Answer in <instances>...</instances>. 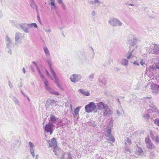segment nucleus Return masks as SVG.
<instances>
[{
	"label": "nucleus",
	"instance_id": "nucleus-1",
	"mask_svg": "<svg viewBox=\"0 0 159 159\" xmlns=\"http://www.w3.org/2000/svg\"><path fill=\"white\" fill-rule=\"evenodd\" d=\"M96 106L98 110H101V113L104 116H109L113 113V111L107 104L102 102H100L97 103Z\"/></svg>",
	"mask_w": 159,
	"mask_h": 159
},
{
	"label": "nucleus",
	"instance_id": "nucleus-2",
	"mask_svg": "<svg viewBox=\"0 0 159 159\" xmlns=\"http://www.w3.org/2000/svg\"><path fill=\"white\" fill-rule=\"evenodd\" d=\"M109 24L113 27L121 26L122 25V23L118 18H113L110 19L108 20Z\"/></svg>",
	"mask_w": 159,
	"mask_h": 159
},
{
	"label": "nucleus",
	"instance_id": "nucleus-3",
	"mask_svg": "<svg viewBox=\"0 0 159 159\" xmlns=\"http://www.w3.org/2000/svg\"><path fill=\"white\" fill-rule=\"evenodd\" d=\"M96 105L93 102H91L86 105L85 107V111L87 112H90L93 111L96 108Z\"/></svg>",
	"mask_w": 159,
	"mask_h": 159
},
{
	"label": "nucleus",
	"instance_id": "nucleus-4",
	"mask_svg": "<svg viewBox=\"0 0 159 159\" xmlns=\"http://www.w3.org/2000/svg\"><path fill=\"white\" fill-rule=\"evenodd\" d=\"M145 142L147 148L151 149H154L156 148V147L152 143L149 136L145 138Z\"/></svg>",
	"mask_w": 159,
	"mask_h": 159
},
{
	"label": "nucleus",
	"instance_id": "nucleus-5",
	"mask_svg": "<svg viewBox=\"0 0 159 159\" xmlns=\"http://www.w3.org/2000/svg\"><path fill=\"white\" fill-rule=\"evenodd\" d=\"M54 125L52 124L51 123H49L45 126L44 129L45 132H47V133H49L50 134H51L53 131V128L54 127Z\"/></svg>",
	"mask_w": 159,
	"mask_h": 159
},
{
	"label": "nucleus",
	"instance_id": "nucleus-6",
	"mask_svg": "<svg viewBox=\"0 0 159 159\" xmlns=\"http://www.w3.org/2000/svg\"><path fill=\"white\" fill-rule=\"evenodd\" d=\"M21 36L22 34L19 32L15 34V44L17 46L20 44L21 43Z\"/></svg>",
	"mask_w": 159,
	"mask_h": 159
},
{
	"label": "nucleus",
	"instance_id": "nucleus-7",
	"mask_svg": "<svg viewBox=\"0 0 159 159\" xmlns=\"http://www.w3.org/2000/svg\"><path fill=\"white\" fill-rule=\"evenodd\" d=\"M152 92L154 94H157L159 92V86L155 84H153L151 85Z\"/></svg>",
	"mask_w": 159,
	"mask_h": 159
},
{
	"label": "nucleus",
	"instance_id": "nucleus-8",
	"mask_svg": "<svg viewBox=\"0 0 159 159\" xmlns=\"http://www.w3.org/2000/svg\"><path fill=\"white\" fill-rule=\"evenodd\" d=\"M152 45L151 46V48H153L152 51L153 53L155 54L159 53V45L156 44H152Z\"/></svg>",
	"mask_w": 159,
	"mask_h": 159
},
{
	"label": "nucleus",
	"instance_id": "nucleus-9",
	"mask_svg": "<svg viewBox=\"0 0 159 159\" xmlns=\"http://www.w3.org/2000/svg\"><path fill=\"white\" fill-rule=\"evenodd\" d=\"M149 104H148L150 107L151 108H154V111H153V110H148V111H152V113L153 112H155L156 113H157L158 114H159V111L156 108V107L155 105H154L153 102L151 101L150 99H149Z\"/></svg>",
	"mask_w": 159,
	"mask_h": 159
},
{
	"label": "nucleus",
	"instance_id": "nucleus-10",
	"mask_svg": "<svg viewBox=\"0 0 159 159\" xmlns=\"http://www.w3.org/2000/svg\"><path fill=\"white\" fill-rule=\"evenodd\" d=\"M81 78L80 75L78 74H74L70 77V79L73 82H75L79 80Z\"/></svg>",
	"mask_w": 159,
	"mask_h": 159
},
{
	"label": "nucleus",
	"instance_id": "nucleus-11",
	"mask_svg": "<svg viewBox=\"0 0 159 159\" xmlns=\"http://www.w3.org/2000/svg\"><path fill=\"white\" fill-rule=\"evenodd\" d=\"M47 62L48 64V65L50 66V69L51 73L52 74V75H54L55 76V74H56L54 70L52 68V62L51 61V57L50 56L49 58L48 57H47Z\"/></svg>",
	"mask_w": 159,
	"mask_h": 159
},
{
	"label": "nucleus",
	"instance_id": "nucleus-12",
	"mask_svg": "<svg viewBox=\"0 0 159 159\" xmlns=\"http://www.w3.org/2000/svg\"><path fill=\"white\" fill-rule=\"evenodd\" d=\"M18 28L20 27L25 32L28 33L29 32L28 30V29H29L27 27V24L25 23H23L21 24H19L17 26Z\"/></svg>",
	"mask_w": 159,
	"mask_h": 159
},
{
	"label": "nucleus",
	"instance_id": "nucleus-13",
	"mask_svg": "<svg viewBox=\"0 0 159 159\" xmlns=\"http://www.w3.org/2000/svg\"><path fill=\"white\" fill-rule=\"evenodd\" d=\"M6 40V47L7 48H11L12 46V41L10 38L7 36H6L5 39Z\"/></svg>",
	"mask_w": 159,
	"mask_h": 159
},
{
	"label": "nucleus",
	"instance_id": "nucleus-14",
	"mask_svg": "<svg viewBox=\"0 0 159 159\" xmlns=\"http://www.w3.org/2000/svg\"><path fill=\"white\" fill-rule=\"evenodd\" d=\"M50 119L52 123L56 124L57 121L58 122H60L61 120H58V118L55 117V116L53 115H51L50 116Z\"/></svg>",
	"mask_w": 159,
	"mask_h": 159
},
{
	"label": "nucleus",
	"instance_id": "nucleus-15",
	"mask_svg": "<svg viewBox=\"0 0 159 159\" xmlns=\"http://www.w3.org/2000/svg\"><path fill=\"white\" fill-rule=\"evenodd\" d=\"M157 69V63L155 65H153L148 66L146 68V70L147 71H149L150 72V74L152 75V71Z\"/></svg>",
	"mask_w": 159,
	"mask_h": 159
},
{
	"label": "nucleus",
	"instance_id": "nucleus-16",
	"mask_svg": "<svg viewBox=\"0 0 159 159\" xmlns=\"http://www.w3.org/2000/svg\"><path fill=\"white\" fill-rule=\"evenodd\" d=\"M48 143L50 147H55L57 146V141L54 138H53L50 141H48Z\"/></svg>",
	"mask_w": 159,
	"mask_h": 159
},
{
	"label": "nucleus",
	"instance_id": "nucleus-17",
	"mask_svg": "<svg viewBox=\"0 0 159 159\" xmlns=\"http://www.w3.org/2000/svg\"><path fill=\"white\" fill-rule=\"evenodd\" d=\"M61 159H72L71 154L68 152L63 154Z\"/></svg>",
	"mask_w": 159,
	"mask_h": 159
},
{
	"label": "nucleus",
	"instance_id": "nucleus-18",
	"mask_svg": "<svg viewBox=\"0 0 159 159\" xmlns=\"http://www.w3.org/2000/svg\"><path fill=\"white\" fill-rule=\"evenodd\" d=\"M151 137L152 139L155 142L157 143H159V136L156 135L154 136L153 134L151 133Z\"/></svg>",
	"mask_w": 159,
	"mask_h": 159
},
{
	"label": "nucleus",
	"instance_id": "nucleus-19",
	"mask_svg": "<svg viewBox=\"0 0 159 159\" xmlns=\"http://www.w3.org/2000/svg\"><path fill=\"white\" fill-rule=\"evenodd\" d=\"M130 45L131 46H133L137 42V40L135 39V37H133V38L132 39L129 40Z\"/></svg>",
	"mask_w": 159,
	"mask_h": 159
},
{
	"label": "nucleus",
	"instance_id": "nucleus-20",
	"mask_svg": "<svg viewBox=\"0 0 159 159\" xmlns=\"http://www.w3.org/2000/svg\"><path fill=\"white\" fill-rule=\"evenodd\" d=\"M80 111V107H77L75 109L74 112L73 114V116L78 118L79 113Z\"/></svg>",
	"mask_w": 159,
	"mask_h": 159
},
{
	"label": "nucleus",
	"instance_id": "nucleus-21",
	"mask_svg": "<svg viewBox=\"0 0 159 159\" xmlns=\"http://www.w3.org/2000/svg\"><path fill=\"white\" fill-rule=\"evenodd\" d=\"M53 77L55 79V82L56 84L58 86V87L60 89L61 88V86L59 84V79L58 78L56 74H55V76L54 75H52Z\"/></svg>",
	"mask_w": 159,
	"mask_h": 159
},
{
	"label": "nucleus",
	"instance_id": "nucleus-22",
	"mask_svg": "<svg viewBox=\"0 0 159 159\" xmlns=\"http://www.w3.org/2000/svg\"><path fill=\"white\" fill-rule=\"evenodd\" d=\"M136 154L138 156H142L143 154V151L142 149L140 148H138V150L136 152Z\"/></svg>",
	"mask_w": 159,
	"mask_h": 159
},
{
	"label": "nucleus",
	"instance_id": "nucleus-23",
	"mask_svg": "<svg viewBox=\"0 0 159 159\" xmlns=\"http://www.w3.org/2000/svg\"><path fill=\"white\" fill-rule=\"evenodd\" d=\"M134 51V49H133L132 50V51L131 52H129L128 53L126 57L128 59H129L131 58H133L134 56L133 54V52Z\"/></svg>",
	"mask_w": 159,
	"mask_h": 159
},
{
	"label": "nucleus",
	"instance_id": "nucleus-24",
	"mask_svg": "<svg viewBox=\"0 0 159 159\" xmlns=\"http://www.w3.org/2000/svg\"><path fill=\"white\" fill-rule=\"evenodd\" d=\"M128 63L129 61L125 59H123L121 60V65L124 66H127L128 64Z\"/></svg>",
	"mask_w": 159,
	"mask_h": 159
},
{
	"label": "nucleus",
	"instance_id": "nucleus-25",
	"mask_svg": "<svg viewBox=\"0 0 159 159\" xmlns=\"http://www.w3.org/2000/svg\"><path fill=\"white\" fill-rule=\"evenodd\" d=\"M57 3L62 5L63 9L64 10L66 9V6L63 2L62 0H56Z\"/></svg>",
	"mask_w": 159,
	"mask_h": 159
},
{
	"label": "nucleus",
	"instance_id": "nucleus-26",
	"mask_svg": "<svg viewBox=\"0 0 159 159\" xmlns=\"http://www.w3.org/2000/svg\"><path fill=\"white\" fill-rule=\"evenodd\" d=\"M79 91L83 94L85 96H89L90 95L88 91H86L83 89H79Z\"/></svg>",
	"mask_w": 159,
	"mask_h": 159
},
{
	"label": "nucleus",
	"instance_id": "nucleus-27",
	"mask_svg": "<svg viewBox=\"0 0 159 159\" xmlns=\"http://www.w3.org/2000/svg\"><path fill=\"white\" fill-rule=\"evenodd\" d=\"M44 51L46 54L47 57L49 58L50 56V53L48 50L47 47H44Z\"/></svg>",
	"mask_w": 159,
	"mask_h": 159
},
{
	"label": "nucleus",
	"instance_id": "nucleus-28",
	"mask_svg": "<svg viewBox=\"0 0 159 159\" xmlns=\"http://www.w3.org/2000/svg\"><path fill=\"white\" fill-rule=\"evenodd\" d=\"M27 27L28 28H30L32 27H33L34 28H37L38 26L35 23H32L30 24H27Z\"/></svg>",
	"mask_w": 159,
	"mask_h": 159
},
{
	"label": "nucleus",
	"instance_id": "nucleus-29",
	"mask_svg": "<svg viewBox=\"0 0 159 159\" xmlns=\"http://www.w3.org/2000/svg\"><path fill=\"white\" fill-rule=\"evenodd\" d=\"M58 151V147L57 146L54 147V148H53V151L55 152V154L56 155H58L57 153Z\"/></svg>",
	"mask_w": 159,
	"mask_h": 159
},
{
	"label": "nucleus",
	"instance_id": "nucleus-30",
	"mask_svg": "<svg viewBox=\"0 0 159 159\" xmlns=\"http://www.w3.org/2000/svg\"><path fill=\"white\" fill-rule=\"evenodd\" d=\"M20 144L19 142L16 141H14V143L13 144V146L14 148H19Z\"/></svg>",
	"mask_w": 159,
	"mask_h": 159
},
{
	"label": "nucleus",
	"instance_id": "nucleus-31",
	"mask_svg": "<svg viewBox=\"0 0 159 159\" xmlns=\"http://www.w3.org/2000/svg\"><path fill=\"white\" fill-rule=\"evenodd\" d=\"M111 130L110 129H108L107 130V133L105 134V135L107 136H110L111 135Z\"/></svg>",
	"mask_w": 159,
	"mask_h": 159
},
{
	"label": "nucleus",
	"instance_id": "nucleus-32",
	"mask_svg": "<svg viewBox=\"0 0 159 159\" xmlns=\"http://www.w3.org/2000/svg\"><path fill=\"white\" fill-rule=\"evenodd\" d=\"M150 116L148 114H143L142 116L143 117L145 120H147L148 119Z\"/></svg>",
	"mask_w": 159,
	"mask_h": 159
},
{
	"label": "nucleus",
	"instance_id": "nucleus-33",
	"mask_svg": "<svg viewBox=\"0 0 159 159\" xmlns=\"http://www.w3.org/2000/svg\"><path fill=\"white\" fill-rule=\"evenodd\" d=\"M126 144H127L126 142H125V147H124V148H125V152H128L129 153H130V149L129 148H127L126 147H125L126 145Z\"/></svg>",
	"mask_w": 159,
	"mask_h": 159
},
{
	"label": "nucleus",
	"instance_id": "nucleus-34",
	"mask_svg": "<svg viewBox=\"0 0 159 159\" xmlns=\"http://www.w3.org/2000/svg\"><path fill=\"white\" fill-rule=\"evenodd\" d=\"M100 82H101L102 84H105L107 83V80H106L105 78H103L101 80Z\"/></svg>",
	"mask_w": 159,
	"mask_h": 159
},
{
	"label": "nucleus",
	"instance_id": "nucleus-35",
	"mask_svg": "<svg viewBox=\"0 0 159 159\" xmlns=\"http://www.w3.org/2000/svg\"><path fill=\"white\" fill-rule=\"evenodd\" d=\"M45 72L46 75L48 76V77L49 78H50L51 80H52L53 79L52 77H51L49 73L48 72L47 70H45Z\"/></svg>",
	"mask_w": 159,
	"mask_h": 159
},
{
	"label": "nucleus",
	"instance_id": "nucleus-36",
	"mask_svg": "<svg viewBox=\"0 0 159 159\" xmlns=\"http://www.w3.org/2000/svg\"><path fill=\"white\" fill-rule=\"evenodd\" d=\"M29 145L30 147V149H34V145L31 142H29Z\"/></svg>",
	"mask_w": 159,
	"mask_h": 159
},
{
	"label": "nucleus",
	"instance_id": "nucleus-37",
	"mask_svg": "<svg viewBox=\"0 0 159 159\" xmlns=\"http://www.w3.org/2000/svg\"><path fill=\"white\" fill-rule=\"evenodd\" d=\"M107 137L109 138V139L112 142H114L115 139L114 137L111 136V135L110 136H107Z\"/></svg>",
	"mask_w": 159,
	"mask_h": 159
},
{
	"label": "nucleus",
	"instance_id": "nucleus-38",
	"mask_svg": "<svg viewBox=\"0 0 159 159\" xmlns=\"http://www.w3.org/2000/svg\"><path fill=\"white\" fill-rule=\"evenodd\" d=\"M43 82L44 84L47 86V87H48L49 83L48 81L45 79H44V80H43Z\"/></svg>",
	"mask_w": 159,
	"mask_h": 159
},
{
	"label": "nucleus",
	"instance_id": "nucleus-39",
	"mask_svg": "<svg viewBox=\"0 0 159 159\" xmlns=\"http://www.w3.org/2000/svg\"><path fill=\"white\" fill-rule=\"evenodd\" d=\"M139 63L141 64L142 66H144V65H145V62L143 59H141L139 62Z\"/></svg>",
	"mask_w": 159,
	"mask_h": 159
},
{
	"label": "nucleus",
	"instance_id": "nucleus-40",
	"mask_svg": "<svg viewBox=\"0 0 159 159\" xmlns=\"http://www.w3.org/2000/svg\"><path fill=\"white\" fill-rule=\"evenodd\" d=\"M52 6L51 7V9L52 10V9H56V5L55 3H52L51 4H50Z\"/></svg>",
	"mask_w": 159,
	"mask_h": 159
},
{
	"label": "nucleus",
	"instance_id": "nucleus-41",
	"mask_svg": "<svg viewBox=\"0 0 159 159\" xmlns=\"http://www.w3.org/2000/svg\"><path fill=\"white\" fill-rule=\"evenodd\" d=\"M47 101L50 104H53L54 103H56V101L52 99L48 100Z\"/></svg>",
	"mask_w": 159,
	"mask_h": 159
},
{
	"label": "nucleus",
	"instance_id": "nucleus-42",
	"mask_svg": "<svg viewBox=\"0 0 159 159\" xmlns=\"http://www.w3.org/2000/svg\"><path fill=\"white\" fill-rule=\"evenodd\" d=\"M46 89L51 93H52L53 91V90L49 87H47Z\"/></svg>",
	"mask_w": 159,
	"mask_h": 159
},
{
	"label": "nucleus",
	"instance_id": "nucleus-43",
	"mask_svg": "<svg viewBox=\"0 0 159 159\" xmlns=\"http://www.w3.org/2000/svg\"><path fill=\"white\" fill-rule=\"evenodd\" d=\"M154 123L159 126V119H156L154 120Z\"/></svg>",
	"mask_w": 159,
	"mask_h": 159
},
{
	"label": "nucleus",
	"instance_id": "nucleus-44",
	"mask_svg": "<svg viewBox=\"0 0 159 159\" xmlns=\"http://www.w3.org/2000/svg\"><path fill=\"white\" fill-rule=\"evenodd\" d=\"M126 141L129 144V145H130L131 144V140L128 138H126Z\"/></svg>",
	"mask_w": 159,
	"mask_h": 159
},
{
	"label": "nucleus",
	"instance_id": "nucleus-45",
	"mask_svg": "<svg viewBox=\"0 0 159 159\" xmlns=\"http://www.w3.org/2000/svg\"><path fill=\"white\" fill-rule=\"evenodd\" d=\"M30 151L32 156H33V157H34L35 156V154L34 152V149H30Z\"/></svg>",
	"mask_w": 159,
	"mask_h": 159
},
{
	"label": "nucleus",
	"instance_id": "nucleus-46",
	"mask_svg": "<svg viewBox=\"0 0 159 159\" xmlns=\"http://www.w3.org/2000/svg\"><path fill=\"white\" fill-rule=\"evenodd\" d=\"M155 79L157 81H159V75H155Z\"/></svg>",
	"mask_w": 159,
	"mask_h": 159
},
{
	"label": "nucleus",
	"instance_id": "nucleus-47",
	"mask_svg": "<svg viewBox=\"0 0 159 159\" xmlns=\"http://www.w3.org/2000/svg\"><path fill=\"white\" fill-rule=\"evenodd\" d=\"M134 64L135 65H137V66H139V62L138 61V60H136L134 62Z\"/></svg>",
	"mask_w": 159,
	"mask_h": 159
},
{
	"label": "nucleus",
	"instance_id": "nucleus-48",
	"mask_svg": "<svg viewBox=\"0 0 159 159\" xmlns=\"http://www.w3.org/2000/svg\"><path fill=\"white\" fill-rule=\"evenodd\" d=\"M8 84L10 88L11 89L12 87V84L11 82L10 81H9L8 82Z\"/></svg>",
	"mask_w": 159,
	"mask_h": 159
},
{
	"label": "nucleus",
	"instance_id": "nucleus-49",
	"mask_svg": "<svg viewBox=\"0 0 159 159\" xmlns=\"http://www.w3.org/2000/svg\"><path fill=\"white\" fill-rule=\"evenodd\" d=\"M37 19L38 20V21H39V22L41 24V20H40V16L39 15H38V16H37Z\"/></svg>",
	"mask_w": 159,
	"mask_h": 159
},
{
	"label": "nucleus",
	"instance_id": "nucleus-50",
	"mask_svg": "<svg viewBox=\"0 0 159 159\" xmlns=\"http://www.w3.org/2000/svg\"><path fill=\"white\" fill-rule=\"evenodd\" d=\"M52 94H53L56 95H59V93L58 92H55L54 91H53V92Z\"/></svg>",
	"mask_w": 159,
	"mask_h": 159
},
{
	"label": "nucleus",
	"instance_id": "nucleus-51",
	"mask_svg": "<svg viewBox=\"0 0 159 159\" xmlns=\"http://www.w3.org/2000/svg\"><path fill=\"white\" fill-rule=\"evenodd\" d=\"M8 53H9L10 55H11L12 53V51L11 49L10 48H8Z\"/></svg>",
	"mask_w": 159,
	"mask_h": 159
},
{
	"label": "nucleus",
	"instance_id": "nucleus-52",
	"mask_svg": "<svg viewBox=\"0 0 159 159\" xmlns=\"http://www.w3.org/2000/svg\"><path fill=\"white\" fill-rule=\"evenodd\" d=\"M40 75V77L42 79V80H44V79H45V78H44V76H43V75L42 74V73L41 74H39Z\"/></svg>",
	"mask_w": 159,
	"mask_h": 159
},
{
	"label": "nucleus",
	"instance_id": "nucleus-53",
	"mask_svg": "<svg viewBox=\"0 0 159 159\" xmlns=\"http://www.w3.org/2000/svg\"><path fill=\"white\" fill-rule=\"evenodd\" d=\"M94 2L95 4L96 3H98L99 4L101 3V2H100L98 0H95Z\"/></svg>",
	"mask_w": 159,
	"mask_h": 159
},
{
	"label": "nucleus",
	"instance_id": "nucleus-54",
	"mask_svg": "<svg viewBox=\"0 0 159 159\" xmlns=\"http://www.w3.org/2000/svg\"><path fill=\"white\" fill-rule=\"evenodd\" d=\"M91 15L93 16H94L96 15L95 12L94 11H93L91 13Z\"/></svg>",
	"mask_w": 159,
	"mask_h": 159
},
{
	"label": "nucleus",
	"instance_id": "nucleus-55",
	"mask_svg": "<svg viewBox=\"0 0 159 159\" xmlns=\"http://www.w3.org/2000/svg\"><path fill=\"white\" fill-rule=\"evenodd\" d=\"M89 4H92L93 5L94 4H95L94 1H90L89 2Z\"/></svg>",
	"mask_w": 159,
	"mask_h": 159
},
{
	"label": "nucleus",
	"instance_id": "nucleus-56",
	"mask_svg": "<svg viewBox=\"0 0 159 159\" xmlns=\"http://www.w3.org/2000/svg\"><path fill=\"white\" fill-rule=\"evenodd\" d=\"M157 69L159 70V61H158V62L157 63Z\"/></svg>",
	"mask_w": 159,
	"mask_h": 159
},
{
	"label": "nucleus",
	"instance_id": "nucleus-57",
	"mask_svg": "<svg viewBox=\"0 0 159 159\" xmlns=\"http://www.w3.org/2000/svg\"><path fill=\"white\" fill-rule=\"evenodd\" d=\"M44 30L46 32H51V30L50 29H48L47 30L45 29Z\"/></svg>",
	"mask_w": 159,
	"mask_h": 159
},
{
	"label": "nucleus",
	"instance_id": "nucleus-58",
	"mask_svg": "<svg viewBox=\"0 0 159 159\" xmlns=\"http://www.w3.org/2000/svg\"><path fill=\"white\" fill-rule=\"evenodd\" d=\"M154 62V63H157L158 60L157 58H154L153 59Z\"/></svg>",
	"mask_w": 159,
	"mask_h": 159
},
{
	"label": "nucleus",
	"instance_id": "nucleus-59",
	"mask_svg": "<svg viewBox=\"0 0 159 159\" xmlns=\"http://www.w3.org/2000/svg\"><path fill=\"white\" fill-rule=\"evenodd\" d=\"M93 76H94L93 74H92L90 75L89 76V78L92 79L93 78Z\"/></svg>",
	"mask_w": 159,
	"mask_h": 159
},
{
	"label": "nucleus",
	"instance_id": "nucleus-60",
	"mask_svg": "<svg viewBox=\"0 0 159 159\" xmlns=\"http://www.w3.org/2000/svg\"><path fill=\"white\" fill-rule=\"evenodd\" d=\"M24 96L25 97H26L27 98V100H28V101L29 102H30V99L27 96L25 95H24Z\"/></svg>",
	"mask_w": 159,
	"mask_h": 159
},
{
	"label": "nucleus",
	"instance_id": "nucleus-61",
	"mask_svg": "<svg viewBox=\"0 0 159 159\" xmlns=\"http://www.w3.org/2000/svg\"><path fill=\"white\" fill-rule=\"evenodd\" d=\"M117 115L119 116H120L121 115L119 111L117 110Z\"/></svg>",
	"mask_w": 159,
	"mask_h": 159
},
{
	"label": "nucleus",
	"instance_id": "nucleus-62",
	"mask_svg": "<svg viewBox=\"0 0 159 159\" xmlns=\"http://www.w3.org/2000/svg\"><path fill=\"white\" fill-rule=\"evenodd\" d=\"M22 71L25 74L26 72L25 70L24 67H23L22 69Z\"/></svg>",
	"mask_w": 159,
	"mask_h": 159
},
{
	"label": "nucleus",
	"instance_id": "nucleus-63",
	"mask_svg": "<svg viewBox=\"0 0 159 159\" xmlns=\"http://www.w3.org/2000/svg\"><path fill=\"white\" fill-rule=\"evenodd\" d=\"M37 68V70H38V71L39 73V74H41L42 73L40 71V70L38 68Z\"/></svg>",
	"mask_w": 159,
	"mask_h": 159
},
{
	"label": "nucleus",
	"instance_id": "nucleus-64",
	"mask_svg": "<svg viewBox=\"0 0 159 159\" xmlns=\"http://www.w3.org/2000/svg\"><path fill=\"white\" fill-rule=\"evenodd\" d=\"M23 85V84L22 83V82H20V84L18 85V86L19 87H22Z\"/></svg>",
	"mask_w": 159,
	"mask_h": 159
}]
</instances>
